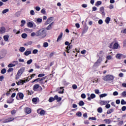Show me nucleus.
I'll return each mask as SVG.
<instances>
[{"label":"nucleus","instance_id":"obj_4","mask_svg":"<svg viewBox=\"0 0 126 126\" xmlns=\"http://www.w3.org/2000/svg\"><path fill=\"white\" fill-rule=\"evenodd\" d=\"M40 88V91H42L43 90V88H42V87L40 86V85L38 84H35L33 87V91H38V89Z\"/></svg>","mask_w":126,"mask_h":126},{"label":"nucleus","instance_id":"obj_12","mask_svg":"<svg viewBox=\"0 0 126 126\" xmlns=\"http://www.w3.org/2000/svg\"><path fill=\"white\" fill-rule=\"evenodd\" d=\"M25 113H26V114H31V109L29 107H26L25 108Z\"/></svg>","mask_w":126,"mask_h":126},{"label":"nucleus","instance_id":"obj_20","mask_svg":"<svg viewBox=\"0 0 126 126\" xmlns=\"http://www.w3.org/2000/svg\"><path fill=\"white\" fill-rule=\"evenodd\" d=\"M24 55L25 56H29V55H31V51H28V49L24 53Z\"/></svg>","mask_w":126,"mask_h":126},{"label":"nucleus","instance_id":"obj_13","mask_svg":"<svg viewBox=\"0 0 126 126\" xmlns=\"http://www.w3.org/2000/svg\"><path fill=\"white\" fill-rule=\"evenodd\" d=\"M94 98H96V95L94 94H92L90 96L88 97V100H89V101H91V99H94Z\"/></svg>","mask_w":126,"mask_h":126},{"label":"nucleus","instance_id":"obj_33","mask_svg":"<svg viewBox=\"0 0 126 126\" xmlns=\"http://www.w3.org/2000/svg\"><path fill=\"white\" fill-rule=\"evenodd\" d=\"M114 108H111L110 110H108L107 112V114H111V113H113V112H114Z\"/></svg>","mask_w":126,"mask_h":126},{"label":"nucleus","instance_id":"obj_52","mask_svg":"<svg viewBox=\"0 0 126 126\" xmlns=\"http://www.w3.org/2000/svg\"><path fill=\"white\" fill-rule=\"evenodd\" d=\"M28 95H32V94H33V92L32 91H28Z\"/></svg>","mask_w":126,"mask_h":126},{"label":"nucleus","instance_id":"obj_34","mask_svg":"<svg viewBox=\"0 0 126 126\" xmlns=\"http://www.w3.org/2000/svg\"><path fill=\"white\" fill-rule=\"evenodd\" d=\"M102 4V2L101 1H98L95 3V5L96 6H99V5H101Z\"/></svg>","mask_w":126,"mask_h":126},{"label":"nucleus","instance_id":"obj_19","mask_svg":"<svg viewBox=\"0 0 126 126\" xmlns=\"http://www.w3.org/2000/svg\"><path fill=\"white\" fill-rule=\"evenodd\" d=\"M102 60H103V58H102V57H99V59L96 61V62L95 63V64H99L101 63V62H102Z\"/></svg>","mask_w":126,"mask_h":126},{"label":"nucleus","instance_id":"obj_58","mask_svg":"<svg viewBox=\"0 0 126 126\" xmlns=\"http://www.w3.org/2000/svg\"><path fill=\"white\" fill-rule=\"evenodd\" d=\"M98 24H99L100 25L103 24V20H99L98 22Z\"/></svg>","mask_w":126,"mask_h":126},{"label":"nucleus","instance_id":"obj_62","mask_svg":"<svg viewBox=\"0 0 126 126\" xmlns=\"http://www.w3.org/2000/svg\"><path fill=\"white\" fill-rule=\"evenodd\" d=\"M11 71H13V68H10L7 70L8 72H11Z\"/></svg>","mask_w":126,"mask_h":126},{"label":"nucleus","instance_id":"obj_57","mask_svg":"<svg viewBox=\"0 0 126 126\" xmlns=\"http://www.w3.org/2000/svg\"><path fill=\"white\" fill-rule=\"evenodd\" d=\"M73 89H77V86L75 84L72 85Z\"/></svg>","mask_w":126,"mask_h":126},{"label":"nucleus","instance_id":"obj_11","mask_svg":"<svg viewBox=\"0 0 126 126\" xmlns=\"http://www.w3.org/2000/svg\"><path fill=\"white\" fill-rule=\"evenodd\" d=\"M37 113L38 114H39L40 115H41V116H44L46 112L45 111V110H41V109H38Z\"/></svg>","mask_w":126,"mask_h":126},{"label":"nucleus","instance_id":"obj_9","mask_svg":"<svg viewBox=\"0 0 126 126\" xmlns=\"http://www.w3.org/2000/svg\"><path fill=\"white\" fill-rule=\"evenodd\" d=\"M110 103V101L107 100V101H103V100H100L99 101V104L100 105H107V104H109Z\"/></svg>","mask_w":126,"mask_h":126},{"label":"nucleus","instance_id":"obj_22","mask_svg":"<svg viewBox=\"0 0 126 126\" xmlns=\"http://www.w3.org/2000/svg\"><path fill=\"white\" fill-rule=\"evenodd\" d=\"M63 37V32H61L60 34L59 35L57 42H59V41H61V39Z\"/></svg>","mask_w":126,"mask_h":126},{"label":"nucleus","instance_id":"obj_48","mask_svg":"<svg viewBox=\"0 0 126 126\" xmlns=\"http://www.w3.org/2000/svg\"><path fill=\"white\" fill-rule=\"evenodd\" d=\"M81 98H82L83 99H85V98H86V95H85V94H82L81 95Z\"/></svg>","mask_w":126,"mask_h":126},{"label":"nucleus","instance_id":"obj_38","mask_svg":"<svg viewBox=\"0 0 126 126\" xmlns=\"http://www.w3.org/2000/svg\"><path fill=\"white\" fill-rule=\"evenodd\" d=\"M97 112L98 113H102V112H103V109H102L101 107H99L98 109H97Z\"/></svg>","mask_w":126,"mask_h":126},{"label":"nucleus","instance_id":"obj_43","mask_svg":"<svg viewBox=\"0 0 126 126\" xmlns=\"http://www.w3.org/2000/svg\"><path fill=\"white\" fill-rule=\"evenodd\" d=\"M31 15H35V11L33 10H31L30 12Z\"/></svg>","mask_w":126,"mask_h":126},{"label":"nucleus","instance_id":"obj_29","mask_svg":"<svg viewBox=\"0 0 126 126\" xmlns=\"http://www.w3.org/2000/svg\"><path fill=\"white\" fill-rule=\"evenodd\" d=\"M78 104H79V106H84L85 103L84 102H83V101L81 100L79 102Z\"/></svg>","mask_w":126,"mask_h":126},{"label":"nucleus","instance_id":"obj_26","mask_svg":"<svg viewBox=\"0 0 126 126\" xmlns=\"http://www.w3.org/2000/svg\"><path fill=\"white\" fill-rule=\"evenodd\" d=\"M113 48L114 49H115L116 50H117V49L119 48V44H118V43H115L113 45Z\"/></svg>","mask_w":126,"mask_h":126},{"label":"nucleus","instance_id":"obj_46","mask_svg":"<svg viewBox=\"0 0 126 126\" xmlns=\"http://www.w3.org/2000/svg\"><path fill=\"white\" fill-rule=\"evenodd\" d=\"M41 13H42V14H46V9H45V8L42 9L41 10Z\"/></svg>","mask_w":126,"mask_h":126},{"label":"nucleus","instance_id":"obj_45","mask_svg":"<svg viewBox=\"0 0 126 126\" xmlns=\"http://www.w3.org/2000/svg\"><path fill=\"white\" fill-rule=\"evenodd\" d=\"M31 36H32V37H34V36H37V32H36V33H35V32H32L31 34Z\"/></svg>","mask_w":126,"mask_h":126},{"label":"nucleus","instance_id":"obj_18","mask_svg":"<svg viewBox=\"0 0 126 126\" xmlns=\"http://www.w3.org/2000/svg\"><path fill=\"white\" fill-rule=\"evenodd\" d=\"M5 32V28L2 27L0 29V34H3Z\"/></svg>","mask_w":126,"mask_h":126},{"label":"nucleus","instance_id":"obj_37","mask_svg":"<svg viewBox=\"0 0 126 126\" xmlns=\"http://www.w3.org/2000/svg\"><path fill=\"white\" fill-rule=\"evenodd\" d=\"M19 70L23 73V72H24V71H25V67H23L21 68Z\"/></svg>","mask_w":126,"mask_h":126},{"label":"nucleus","instance_id":"obj_54","mask_svg":"<svg viewBox=\"0 0 126 126\" xmlns=\"http://www.w3.org/2000/svg\"><path fill=\"white\" fill-rule=\"evenodd\" d=\"M16 113V111L15 110H13L11 111V115H14Z\"/></svg>","mask_w":126,"mask_h":126},{"label":"nucleus","instance_id":"obj_49","mask_svg":"<svg viewBox=\"0 0 126 126\" xmlns=\"http://www.w3.org/2000/svg\"><path fill=\"white\" fill-rule=\"evenodd\" d=\"M36 21L38 23H41V22H42V20L41 18H38V19H37Z\"/></svg>","mask_w":126,"mask_h":126},{"label":"nucleus","instance_id":"obj_17","mask_svg":"<svg viewBox=\"0 0 126 126\" xmlns=\"http://www.w3.org/2000/svg\"><path fill=\"white\" fill-rule=\"evenodd\" d=\"M54 25V22L51 23L49 25V26L46 28V30H51L52 29V26Z\"/></svg>","mask_w":126,"mask_h":126},{"label":"nucleus","instance_id":"obj_35","mask_svg":"<svg viewBox=\"0 0 126 126\" xmlns=\"http://www.w3.org/2000/svg\"><path fill=\"white\" fill-rule=\"evenodd\" d=\"M22 38H23V39H26V38H27V34L26 33H23L22 34Z\"/></svg>","mask_w":126,"mask_h":126},{"label":"nucleus","instance_id":"obj_53","mask_svg":"<svg viewBox=\"0 0 126 126\" xmlns=\"http://www.w3.org/2000/svg\"><path fill=\"white\" fill-rule=\"evenodd\" d=\"M15 65V64L10 63L8 65V67H13V66H14Z\"/></svg>","mask_w":126,"mask_h":126},{"label":"nucleus","instance_id":"obj_28","mask_svg":"<svg viewBox=\"0 0 126 126\" xmlns=\"http://www.w3.org/2000/svg\"><path fill=\"white\" fill-rule=\"evenodd\" d=\"M111 20V18L110 17H107L105 19V22L107 24H109L110 23V21Z\"/></svg>","mask_w":126,"mask_h":126},{"label":"nucleus","instance_id":"obj_41","mask_svg":"<svg viewBox=\"0 0 126 126\" xmlns=\"http://www.w3.org/2000/svg\"><path fill=\"white\" fill-rule=\"evenodd\" d=\"M121 95L122 96V97H126V91L123 92L121 94Z\"/></svg>","mask_w":126,"mask_h":126},{"label":"nucleus","instance_id":"obj_3","mask_svg":"<svg viewBox=\"0 0 126 126\" xmlns=\"http://www.w3.org/2000/svg\"><path fill=\"white\" fill-rule=\"evenodd\" d=\"M37 36H44L46 37V31L44 29H41L37 32Z\"/></svg>","mask_w":126,"mask_h":126},{"label":"nucleus","instance_id":"obj_40","mask_svg":"<svg viewBox=\"0 0 126 126\" xmlns=\"http://www.w3.org/2000/svg\"><path fill=\"white\" fill-rule=\"evenodd\" d=\"M6 72V69L5 68H3L1 70V73L2 74H4Z\"/></svg>","mask_w":126,"mask_h":126},{"label":"nucleus","instance_id":"obj_36","mask_svg":"<svg viewBox=\"0 0 126 126\" xmlns=\"http://www.w3.org/2000/svg\"><path fill=\"white\" fill-rule=\"evenodd\" d=\"M9 11V9H5L2 11V13L3 14H4L5 13H6V12H8Z\"/></svg>","mask_w":126,"mask_h":126},{"label":"nucleus","instance_id":"obj_60","mask_svg":"<svg viewBox=\"0 0 126 126\" xmlns=\"http://www.w3.org/2000/svg\"><path fill=\"white\" fill-rule=\"evenodd\" d=\"M86 53V50H84L81 51V54H82V55H85Z\"/></svg>","mask_w":126,"mask_h":126},{"label":"nucleus","instance_id":"obj_25","mask_svg":"<svg viewBox=\"0 0 126 126\" xmlns=\"http://www.w3.org/2000/svg\"><path fill=\"white\" fill-rule=\"evenodd\" d=\"M28 26L30 28H32V27L34 26V25H33V23H32V22H29L28 23Z\"/></svg>","mask_w":126,"mask_h":126},{"label":"nucleus","instance_id":"obj_63","mask_svg":"<svg viewBox=\"0 0 126 126\" xmlns=\"http://www.w3.org/2000/svg\"><path fill=\"white\" fill-rule=\"evenodd\" d=\"M32 101L33 103H36V102H37V98H32Z\"/></svg>","mask_w":126,"mask_h":126},{"label":"nucleus","instance_id":"obj_23","mask_svg":"<svg viewBox=\"0 0 126 126\" xmlns=\"http://www.w3.org/2000/svg\"><path fill=\"white\" fill-rule=\"evenodd\" d=\"M100 11L101 12L102 14L105 15V9H104V7H101L100 8Z\"/></svg>","mask_w":126,"mask_h":126},{"label":"nucleus","instance_id":"obj_1","mask_svg":"<svg viewBox=\"0 0 126 126\" xmlns=\"http://www.w3.org/2000/svg\"><path fill=\"white\" fill-rule=\"evenodd\" d=\"M55 100H57V102H60L62 101V97H59L58 95H56L54 96V97H50L48 101L50 103H52V102H54Z\"/></svg>","mask_w":126,"mask_h":126},{"label":"nucleus","instance_id":"obj_31","mask_svg":"<svg viewBox=\"0 0 126 126\" xmlns=\"http://www.w3.org/2000/svg\"><path fill=\"white\" fill-rule=\"evenodd\" d=\"M106 96H108V94H101L99 95V97L100 98H103L104 97H106Z\"/></svg>","mask_w":126,"mask_h":126},{"label":"nucleus","instance_id":"obj_7","mask_svg":"<svg viewBox=\"0 0 126 126\" xmlns=\"http://www.w3.org/2000/svg\"><path fill=\"white\" fill-rule=\"evenodd\" d=\"M53 20H54V17H51L49 18L45 22V25H48V24H50V23H51Z\"/></svg>","mask_w":126,"mask_h":126},{"label":"nucleus","instance_id":"obj_16","mask_svg":"<svg viewBox=\"0 0 126 126\" xmlns=\"http://www.w3.org/2000/svg\"><path fill=\"white\" fill-rule=\"evenodd\" d=\"M123 57H124V55L123 54H117L116 55V58L118 60H121V59H122V58H123Z\"/></svg>","mask_w":126,"mask_h":126},{"label":"nucleus","instance_id":"obj_59","mask_svg":"<svg viewBox=\"0 0 126 126\" xmlns=\"http://www.w3.org/2000/svg\"><path fill=\"white\" fill-rule=\"evenodd\" d=\"M70 49H71L70 44L69 45H67V46L66 47V50H70Z\"/></svg>","mask_w":126,"mask_h":126},{"label":"nucleus","instance_id":"obj_2","mask_svg":"<svg viewBox=\"0 0 126 126\" xmlns=\"http://www.w3.org/2000/svg\"><path fill=\"white\" fill-rule=\"evenodd\" d=\"M103 80L104 81H112V80H114V76L110 74L107 75L103 77Z\"/></svg>","mask_w":126,"mask_h":126},{"label":"nucleus","instance_id":"obj_5","mask_svg":"<svg viewBox=\"0 0 126 126\" xmlns=\"http://www.w3.org/2000/svg\"><path fill=\"white\" fill-rule=\"evenodd\" d=\"M23 97H24V95L22 93H18L16 97L17 100H20V99H23Z\"/></svg>","mask_w":126,"mask_h":126},{"label":"nucleus","instance_id":"obj_51","mask_svg":"<svg viewBox=\"0 0 126 126\" xmlns=\"http://www.w3.org/2000/svg\"><path fill=\"white\" fill-rule=\"evenodd\" d=\"M41 9V8L39 6H36L35 7V10H36V11H40V10Z\"/></svg>","mask_w":126,"mask_h":126},{"label":"nucleus","instance_id":"obj_6","mask_svg":"<svg viewBox=\"0 0 126 126\" xmlns=\"http://www.w3.org/2000/svg\"><path fill=\"white\" fill-rule=\"evenodd\" d=\"M28 79L26 80H20L18 82H17L16 83L18 85H23L24 83H26V82L29 81Z\"/></svg>","mask_w":126,"mask_h":126},{"label":"nucleus","instance_id":"obj_8","mask_svg":"<svg viewBox=\"0 0 126 126\" xmlns=\"http://www.w3.org/2000/svg\"><path fill=\"white\" fill-rule=\"evenodd\" d=\"M46 77H47V76L42 77L41 78H37L32 81V83H33V82H36V81H37V82H39V83H40V82L41 81V80H44V79H45V78Z\"/></svg>","mask_w":126,"mask_h":126},{"label":"nucleus","instance_id":"obj_30","mask_svg":"<svg viewBox=\"0 0 126 126\" xmlns=\"http://www.w3.org/2000/svg\"><path fill=\"white\" fill-rule=\"evenodd\" d=\"M48 80H45V81H44V80H42L40 81V82H39V84H45V83H47Z\"/></svg>","mask_w":126,"mask_h":126},{"label":"nucleus","instance_id":"obj_15","mask_svg":"<svg viewBox=\"0 0 126 126\" xmlns=\"http://www.w3.org/2000/svg\"><path fill=\"white\" fill-rule=\"evenodd\" d=\"M23 73H22L21 71H20V70H19L17 74L16 75V79H18V78H19V77H20V76H21V75Z\"/></svg>","mask_w":126,"mask_h":126},{"label":"nucleus","instance_id":"obj_32","mask_svg":"<svg viewBox=\"0 0 126 126\" xmlns=\"http://www.w3.org/2000/svg\"><path fill=\"white\" fill-rule=\"evenodd\" d=\"M21 23L22 27H23V26H24V25H25V23H26V21H25V20H23L21 21Z\"/></svg>","mask_w":126,"mask_h":126},{"label":"nucleus","instance_id":"obj_50","mask_svg":"<svg viewBox=\"0 0 126 126\" xmlns=\"http://www.w3.org/2000/svg\"><path fill=\"white\" fill-rule=\"evenodd\" d=\"M89 120H92L93 121H96L97 119L95 117H90L89 118Z\"/></svg>","mask_w":126,"mask_h":126},{"label":"nucleus","instance_id":"obj_47","mask_svg":"<svg viewBox=\"0 0 126 126\" xmlns=\"http://www.w3.org/2000/svg\"><path fill=\"white\" fill-rule=\"evenodd\" d=\"M121 105H126V101H125L124 99H122Z\"/></svg>","mask_w":126,"mask_h":126},{"label":"nucleus","instance_id":"obj_61","mask_svg":"<svg viewBox=\"0 0 126 126\" xmlns=\"http://www.w3.org/2000/svg\"><path fill=\"white\" fill-rule=\"evenodd\" d=\"M37 53H38V50L37 49H34L32 51L33 54H37Z\"/></svg>","mask_w":126,"mask_h":126},{"label":"nucleus","instance_id":"obj_14","mask_svg":"<svg viewBox=\"0 0 126 126\" xmlns=\"http://www.w3.org/2000/svg\"><path fill=\"white\" fill-rule=\"evenodd\" d=\"M24 31L26 33H31V32H33V30H30L28 28H25L24 29Z\"/></svg>","mask_w":126,"mask_h":126},{"label":"nucleus","instance_id":"obj_10","mask_svg":"<svg viewBox=\"0 0 126 126\" xmlns=\"http://www.w3.org/2000/svg\"><path fill=\"white\" fill-rule=\"evenodd\" d=\"M14 118L10 117V118L5 119L4 121V123H9L10 122H12V121H14Z\"/></svg>","mask_w":126,"mask_h":126},{"label":"nucleus","instance_id":"obj_64","mask_svg":"<svg viewBox=\"0 0 126 126\" xmlns=\"http://www.w3.org/2000/svg\"><path fill=\"white\" fill-rule=\"evenodd\" d=\"M122 110H123V111H126V106H123L122 107Z\"/></svg>","mask_w":126,"mask_h":126},{"label":"nucleus","instance_id":"obj_42","mask_svg":"<svg viewBox=\"0 0 126 126\" xmlns=\"http://www.w3.org/2000/svg\"><path fill=\"white\" fill-rule=\"evenodd\" d=\"M76 115L78 116V117H81V116H82V114L81 113V112L78 111Z\"/></svg>","mask_w":126,"mask_h":126},{"label":"nucleus","instance_id":"obj_44","mask_svg":"<svg viewBox=\"0 0 126 126\" xmlns=\"http://www.w3.org/2000/svg\"><path fill=\"white\" fill-rule=\"evenodd\" d=\"M32 62H33V60L32 59H30L27 61V64H31V63H32Z\"/></svg>","mask_w":126,"mask_h":126},{"label":"nucleus","instance_id":"obj_56","mask_svg":"<svg viewBox=\"0 0 126 126\" xmlns=\"http://www.w3.org/2000/svg\"><path fill=\"white\" fill-rule=\"evenodd\" d=\"M94 92L95 94H99L100 93V91H99L98 89H96L94 90Z\"/></svg>","mask_w":126,"mask_h":126},{"label":"nucleus","instance_id":"obj_27","mask_svg":"<svg viewBox=\"0 0 126 126\" xmlns=\"http://www.w3.org/2000/svg\"><path fill=\"white\" fill-rule=\"evenodd\" d=\"M25 51V48L24 47H21L19 49V52L21 53H23V52Z\"/></svg>","mask_w":126,"mask_h":126},{"label":"nucleus","instance_id":"obj_21","mask_svg":"<svg viewBox=\"0 0 126 126\" xmlns=\"http://www.w3.org/2000/svg\"><path fill=\"white\" fill-rule=\"evenodd\" d=\"M104 122H105V124L107 125H110L112 121H111L110 119H105L104 120Z\"/></svg>","mask_w":126,"mask_h":126},{"label":"nucleus","instance_id":"obj_55","mask_svg":"<svg viewBox=\"0 0 126 126\" xmlns=\"http://www.w3.org/2000/svg\"><path fill=\"white\" fill-rule=\"evenodd\" d=\"M45 76V74H39L38 75V77H43Z\"/></svg>","mask_w":126,"mask_h":126},{"label":"nucleus","instance_id":"obj_39","mask_svg":"<svg viewBox=\"0 0 126 126\" xmlns=\"http://www.w3.org/2000/svg\"><path fill=\"white\" fill-rule=\"evenodd\" d=\"M48 46H49V43H48V42H44L43 43L44 48H47Z\"/></svg>","mask_w":126,"mask_h":126},{"label":"nucleus","instance_id":"obj_24","mask_svg":"<svg viewBox=\"0 0 126 126\" xmlns=\"http://www.w3.org/2000/svg\"><path fill=\"white\" fill-rule=\"evenodd\" d=\"M9 38V35H4L3 36V39L4 40V41H5V42H7L8 41V38Z\"/></svg>","mask_w":126,"mask_h":126}]
</instances>
